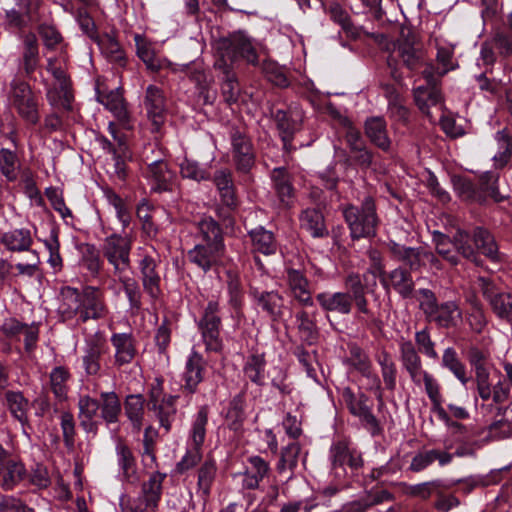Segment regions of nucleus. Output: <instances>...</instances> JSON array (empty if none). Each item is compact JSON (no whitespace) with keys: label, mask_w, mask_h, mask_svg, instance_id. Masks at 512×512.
<instances>
[{"label":"nucleus","mask_w":512,"mask_h":512,"mask_svg":"<svg viewBox=\"0 0 512 512\" xmlns=\"http://www.w3.org/2000/svg\"><path fill=\"white\" fill-rule=\"evenodd\" d=\"M58 313L63 320H72L78 316L81 322L104 319L109 314L104 292L97 287L88 286L81 292L72 287L61 289Z\"/></svg>","instance_id":"nucleus-1"},{"label":"nucleus","mask_w":512,"mask_h":512,"mask_svg":"<svg viewBox=\"0 0 512 512\" xmlns=\"http://www.w3.org/2000/svg\"><path fill=\"white\" fill-rule=\"evenodd\" d=\"M343 215L354 239L371 237L376 234L379 219L373 198L366 197L360 207L354 205L345 207Z\"/></svg>","instance_id":"nucleus-2"},{"label":"nucleus","mask_w":512,"mask_h":512,"mask_svg":"<svg viewBox=\"0 0 512 512\" xmlns=\"http://www.w3.org/2000/svg\"><path fill=\"white\" fill-rule=\"evenodd\" d=\"M215 48L224 66L232 65L240 59L251 65L258 64L257 51L251 40L243 33L220 38L216 41Z\"/></svg>","instance_id":"nucleus-3"},{"label":"nucleus","mask_w":512,"mask_h":512,"mask_svg":"<svg viewBox=\"0 0 512 512\" xmlns=\"http://www.w3.org/2000/svg\"><path fill=\"white\" fill-rule=\"evenodd\" d=\"M9 103L24 121L30 124L38 123L40 119L39 100L28 84L13 81Z\"/></svg>","instance_id":"nucleus-4"},{"label":"nucleus","mask_w":512,"mask_h":512,"mask_svg":"<svg viewBox=\"0 0 512 512\" xmlns=\"http://www.w3.org/2000/svg\"><path fill=\"white\" fill-rule=\"evenodd\" d=\"M468 240L469 235L463 230H457L453 240L440 232L433 235L437 253L451 265L458 263V253L466 258L474 257V250L468 245Z\"/></svg>","instance_id":"nucleus-5"},{"label":"nucleus","mask_w":512,"mask_h":512,"mask_svg":"<svg viewBox=\"0 0 512 512\" xmlns=\"http://www.w3.org/2000/svg\"><path fill=\"white\" fill-rule=\"evenodd\" d=\"M218 312V302L210 301L198 324L207 351L220 352L223 348V341L220 337L221 318Z\"/></svg>","instance_id":"nucleus-6"},{"label":"nucleus","mask_w":512,"mask_h":512,"mask_svg":"<svg viewBox=\"0 0 512 512\" xmlns=\"http://www.w3.org/2000/svg\"><path fill=\"white\" fill-rule=\"evenodd\" d=\"M151 409L159 419L160 425L167 431L171 427V421L176 413L175 396L165 395L163 381L155 379L149 392Z\"/></svg>","instance_id":"nucleus-7"},{"label":"nucleus","mask_w":512,"mask_h":512,"mask_svg":"<svg viewBox=\"0 0 512 512\" xmlns=\"http://www.w3.org/2000/svg\"><path fill=\"white\" fill-rule=\"evenodd\" d=\"M166 476V473L159 471L152 472L148 480L143 482L141 486L138 507L135 510L126 506L124 507L132 512H156L162 495V485Z\"/></svg>","instance_id":"nucleus-8"},{"label":"nucleus","mask_w":512,"mask_h":512,"mask_svg":"<svg viewBox=\"0 0 512 512\" xmlns=\"http://www.w3.org/2000/svg\"><path fill=\"white\" fill-rule=\"evenodd\" d=\"M131 239L113 234L105 239L103 254L113 265L115 272H121L130 265Z\"/></svg>","instance_id":"nucleus-9"},{"label":"nucleus","mask_w":512,"mask_h":512,"mask_svg":"<svg viewBox=\"0 0 512 512\" xmlns=\"http://www.w3.org/2000/svg\"><path fill=\"white\" fill-rule=\"evenodd\" d=\"M37 0H12L5 9V24L12 28H23L38 19Z\"/></svg>","instance_id":"nucleus-10"},{"label":"nucleus","mask_w":512,"mask_h":512,"mask_svg":"<svg viewBox=\"0 0 512 512\" xmlns=\"http://www.w3.org/2000/svg\"><path fill=\"white\" fill-rule=\"evenodd\" d=\"M143 108L153 126V130L159 131L167 115L165 96L161 88L155 85H149L146 88Z\"/></svg>","instance_id":"nucleus-11"},{"label":"nucleus","mask_w":512,"mask_h":512,"mask_svg":"<svg viewBox=\"0 0 512 512\" xmlns=\"http://www.w3.org/2000/svg\"><path fill=\"white\" fill-rule=\"evenodd\" d=\"M414 100L419 110L434 122L443 113L444 101L440 91L433 86H419L414 89Z\"/></svg>","instance_id":"nucleus-12"},{"label":"nucleus","mask_w":512,"mask_h":512,"mask_svg":"<svg viewBox=\"0 0 512 512\" xmlns=\"http://www.w3.org/2000/svg\"><path fill=\"white\" fill-rule=\"evenodd\" d=\"M479 282L483 295L489 300L495 314L512 322V295L498 291L494 283L488 278L480 277Z\"/></svg>","instance_id":"nucleus-13"},{"label":"nucleus","mask_w":512,"mask_h":512,"mask_svg":"<svg viewBox=\"0 0 512 512\" xmlns=\"http://www.w3.org/2000/svg\"><path fill=\"white\" fill-rule=\"evenodd\" d=\"M225 247L197 244L188 252L189 260L207 272L222 263Z\"/></svg>","instance_id":"nucleus-14"},{"label":"nucleus","mask_w":512,"mask_h":512,"mask_svg":"<svg viewBox=\"0 0 512 512\" xmlns=\"http://www.w3.org/2000/svg\"><path fill=\"white\" fill-rule=\"evenodd\" d=\"M206 361L203 356L192 349L187 357L183 372L184 389L193 394L204 380Z\"/></svg>","instance_id":"nucleus-15"},{"label":"nucleus","mask_w":512,"mask_h":512,"mask_svg":"<svg viewBox=\"0 0 512 512\" xmlns=\"http://www.w3.org/2000/svg\"><path fill=\"white\" fill-rule=\"evenodd\" d=\"M146 177L155 192H165L172 189L175 174L169 169L166 162L156 160L147 167Z\"/></svg>","instance_id":"nucleus-16"},{"label":"nucleus","mask_w":512,"mask_h":512,"mask_svg":"<svg viewBox=\"0 0 512 512\" xmlns=\"http://www.w3.org/2000/svg\"><path fill=\"white\" fill-rule=\"evenodd\" d=\"M232 152L237 169L249 171L254 165L255 155L250 140L239 131L232 134Z\"/></svg>","instance_id":"nucleus-17"},{"label":"nucleus","mask_w":512,"mask_h":512,"mask_svg":"<svg viewBox=\"0 0 512 512\" xmlns=\"http://www.w3.org/2000/svg\"><path fill=\"white\" fill-rule=\"evenodd\" d=\"M47 71L52 74L56 83L60 87V92L62 93V96L59 99V101L55 102V100L53 98V94L50 92L48 94L50 101L53 104H56L65 110H70L73 97H72L71 93L68 91V81H67L63 63L61 61H59L58 59L49 58L48 63H47Z\"/></svg>","instance_id":"nucleus-18"},{"label":"nucleus","mask_w":512,"mask_h":512,"mask_svg":"<svg viewBox=\"0 0 512 512\" xmlns=\"http://www.w3.org/2000/svg\"><path fill=\"white\" fill-rule=\"evenodd\" d=\"M316 299L323 310L342 315L351 312L354 302L353 296L348 292H323L319 293Z\"/></svg>","instance_id":"nucleus-19"},{"label":"nucleus","mask_w":512,"mask_h":512,"mask_svg":"<svg viewBox=\"0 0 512 512\" xmlns=\"http://www.w3.org/2000/svg\"><path fill=\"white\" fill-rule=\"evenodd\" d=\"M111 343L114 347V363L121 367L131 363L136 355V348L133 337L129 333H114L111 336Z\"/></svg>","instance_id":"nucleus-20"},{"label":"nucleus","mask_w":512,"mask_h":512,"mask_svg":"<svg viewBox=\"0 0 512 512\" xmlns=\"http://www.w3.org/2000/svg\"><path fill=\"white\" fill-rule=\"evenodd\" d=\"M379 275L385 289L393 288L403 297L410 296L413 291L414 283L409 273L397 268L386 274L382 267H379Z\"/></svg>","instance_id":"nucleus-21"},{"label":"nucleus","mask_w":512,"mask_h":512,"mask_svg":"<svg viewBox=\"0 0 512 512\" xmlns=\"http://www.w3.org/2000/svg\"><path fill=\"white\" fill-rule=\"evenodd\" d=\"M344 400L350 410V412L359 417L372 432L378 430V422L375 416L372 414L369 407L366 405V399L364 396L357 398L350 389H345L343 392Z\"/></svg>","instance_id":"nucleus-22"},{"label":"nucleus","mask_w":512,"mask_h":512,"mask_svg":"<svg viewBox=\"0 0 512 512\" xmlns=\"http://www.w3.org/2000/svg\"><path fill=\"white\" fill-rule=\"evenodd\" d=\"M428 321L434 322L440 328H454L462 321V311L455 301H446L439 304Z\"/></svg>","instance_id":"nucleus-23"},{"label":"nucleus","mask_w":512,"mask_h":512,"mask_svg":"<svg viewBox=\"0 0 512 512\" xmlns=\"http://www.w3.org/2000/svg\"><path fill=\"white\" fill-rule=\"evenodd\" d=\"M277 126L282 133V139L286 141L303 121V111L298 106H291L287 111L278 110L275 114Z\"/></svg>","instance_id":"nucleus-24"},{"label":"nucleus","mask_w":512,"mask_h":512,"mask_svg":"<svg viewBox=\"0 0 512 512\" xmlns=\"http://www.w3.org/2000/svg\"><path fill=\"white\" fill-rule=\"evenodd\" d=\"M365 134L375 146L383 151H389L391 139L387 133L386 122L382 117H370L365 121Z\"/></svg>","instance_id":"nucleus-25"},{"label":"nucleus","mask_w":512,"mask_h":512,"mask_svg":"<svg viewBox=\"0 0 512 512\" xmlns=\"http://www.w3.org/2000/svg\"><path fill=\"white\" fill-rule=\"evenodd\" d=\"M287 283L293 297L305 306H312L313 300L309 282L303 273L296 269L287 270Z\"/></svg>","instance_id":"nucleus-26"},{"label":"nucleus","mask_w":512,"mask_h":512,"mask_svg":"<svg viewBox=\"0 0 512 512\" xmlns=\"http://www.w3.org/2000/svg\"><path fill=\"white\" fill-rule=\"evenodd\" d=\"M98 101L104 105L121 124H127L129 122L126 102L119 88L99 95Z\"/></svg>","instance_id":"nucleus-27"},{"label":"nucleus","mask_w":512,"mask_h":512,"mask_svg":"<svg viewBox=\"0 0 512 512\" xmlns=\"http://www.w3.org/2000/svg\"><path fill=\"white\" fill-rule=\"evenodd\" d=\"M134 41L137 48V55L144 62L147 69L159 71L164 67L165 61L157 56L153 44L150 41L139 34L134 36Z\"/></svg>","instance_id":"nucleus-28"},{"label":"nucleus","mask_w":512,"mask_h":512,"mask_svg":"<svg viewBox=\"0 0 512 512\" xmlns=\"http://www.w3.org/2000/svg\"><path fill=\"white\" fill-rule=\"evenodd\" d=\"M5 406L12 417L17 419L22 426L28 423L29 401L19 391H7L5 393Z\"/></svg>","instance_id":"nucleus-29"},{"label":"nucleus","mask_w":512,"mask_h":512,"mask_svg":"<svg viewBox=\"0 0 512 512\" xmlns=\"http://www.w3.org/2000/svg\"><path fill=\"white\" fill-rule=\"evenodd\" d=\"M71 373L65 366L54 367L49 375L50 389L58 401H65L68 396Z\"/></svg>","instance_id":"nucleus-30"},{"label":"nucleus","mask_w":512,"mask_h":512,"mask_svg":"<svg viewBox=\"0 0 512 512\" xmlns=\"http://www.w3.org/2000/svg\"><path fill=\"white\" fill-rule=\"evenodd\" d=\"M99 409L101 411V418L106 424L117 423L121 413V403L116 393L102 392Z\"/></svg>","instance_id":"nucleus-31"},{"label":"nucleus","mask_w":512,"mask_h":512,"mask_svg":"<svg viewBox=\"0 0 512 512\" xmlns=\"http://www.w3.org/2000/svg\"><path fill=\"white\" fill-rule=\"evenodd\" d=\"M271 180L280 201L289 204L294 190L287 170L284 167L274 168L271 172Z\"/></svg>","instance_id":"nucleus-32"},{"label":"nucleus","mask_w":512,"mask_h":512,"mask_svg":"<svg viewBox=\"0 0 512 512\" xmlns=\"http://www.w3.org/2000/svg\"><path fill=\"white\" fill-rule=\"evenodd\" d=\"M250 467L245 472L244 485L249 489L258 487L259 482L267 475L269 464L259 456L248 459Z\"/></svg>","instance_id":"nucleus-33"},{"label":"nucleus","mask_w":512,"mask_h":512,"mask_svg":"<svg viewBox=\"0 0 512 512\" xmlns=\"http://www.w3.org/2000/svg\"><path fill=\"white\" fill-rule=\"evenodd\" d=\"M144 403L145 400L140 394L127 396L124 403L125 415L137 432L142 428Z\"/></svg>","instance_id":"nucleus-34"},{"label":"nucleus","mask_w":512,"mask_h":512,"mask_svg":"<svg viewBox=\"0 0 512 512\" xmlns=\"http://www.w3.org/2000/svg\"><path fill=\"white\" fill-rule=\"evenodd\" d=\"M208 423V409L201 407L194 416L190 430L189 444L197 449H201L206 436V426Z\"/></svg>","instance_id":"nucleus-35"},{"label":"nucleus","mask_w":512,"mask_h":512,"mask_svg":"<svg viewBox=\"0 0 512 512\" xmlns=\"http://www.w3.org/2000/svg\"><path fill=\"white\" fill-rule=\"evenodd\" d=\"M401 359L403 366L409 373L411 379H415L424 369L422 368V362L417 354L414 345L410 341H403L400 346Z\"/></svg>","instance_id":"nucleus-36"},{"label":"nucleus","mask_w":512,"mask_h":512,"mask_svg":"<svg viewBox=\"0 0 512 512\" xmlns=\"http://www.w3.org/2000/svg\"><path fill=\"white\" fill-rule=\"evenodd\" d=\"M331 456L334 464L349 465L352 468H358L362 465L360 454L351 451L344 442H339L332 446Z\"/></svg>","instance_id":"nucleus-37"},{"label":"nucleus","mask_w":512,"mask_h":512,"mask_svg":"<svg viewBox=\"0 0 512 512\" xmlns=\"http://www.w3.org/2000/svg\"><path fill=\"white\" fill-rule=\"evenodd\" d=\"M253 248L264 255L274 254L277 245L272 232L263 227L256 228L250 232Z\"/></svg>","instance_id":"nucleus-38"},{"label":"nucleus","mask_w":512,"mask_h":512,"mask_svg":"<svg viewBox=\"0 0 512 512\" xmlns=\"http://www.w3.org/2000/svg\"><path fill=\"white\" fill-rule=\"evenodd\" d=\"M301 226L313 237H321L327 233L324 218L316 209H306L300 218Z\"/></svg>","instance_id":"nucleus-39"},{"label":"nucleus","mask_w":512,"mask_h":512,"mask_svg":"<svg viewBox=\"0 0 512 512\" xmlns=\"http://www.w3.org/2000/svg\"><path fill=\"white\" fill-rule=\"evenodd\" d=\"M3 243L11 251L29 250L32 244L31 233L28 229H14L4 234Z\"/></svg>","instance_id":"nucleus-40"},{"label":"nucleus","mask_w":512,"mask_h":512,"mask_svg":"<svg viewBox=\"0 0 512 512\" xmlns=\"http://www.w3.org/2000/svg\"><path fill=\"white\" fill-rule=\"evenodd\" d=\"M473 238L477 249L482 254L492 260L498 259V246L489 231L478 227L474 230Z\"/></svg>","instance_id":"nucleus-41"},{"label":"nucleus","mask_w":512,"mask_h":512,"mask_svg":"<svg viewBox=\"0 0 512 512\" xmlns=\"http://www.w3.org/2000/svg\"><path fill=\"white\" fill-rule=\"evenodd\" d=\"M200 244L225 247L219 225L212 219L206 218L199 222Z\"/></svg>","instance_id":"nucleus-42"},{"label":"nucleus","mask_w":512,"mask_h":512,"mask_svg":"<svg viewBox=\"0 0 512 512\" xmlns=\"http://www.w3.org/2000/svg\"><path fill=\"white\" fill-rule=\"evenodd\" d=\"M498 151L493 156L494 165L497 168L504 167L512 155V137H510L506 130L498 131L495 135Z\"/></svg>","instance_id":"nucleus-43"},{"label":"nucleus","mask_w":512,"mask_h":512,"mask_svg":"<svg viewBox=\"0 0 512 512\" xmlns=\"http://www.w3.org/2000/svg\"><path fill=\"white\" fill-rule=\"evenodd\" d=\"M98 45L101 52L112 62L120 65L124 64L125 55L120 44L114 36L104 34L98 39Z\"/></svg>","instance_id":"nucleus-44"},{"label":"nucleus","mask_w":512,"mask_h":512,"mask_svg":"<svg viewBox=\"0 0 512 512\" xmlns=\"http://www.w3.org/2000/svg\"><path fill=\"white\" fill-rule=\"evenodd\" d=\"M442 365L451 371L463 385L468 383L469 378L466 375V368L459 360L456 351L452 347H448L444 350Z\"/></svg>","instance_id":"nucleus-45"},{"label":"nucleus","mask_w":512,"mask_h":512,"mask_svg":"<svg viewBox=\"0 0 512 512\" xmlns=\"http://www.w3.org/2000/svg\"><path fill=\"white\" fill-rule=\"evenodd\" d=\"M255 298L257 305L267 312L272 318L275 319L281 315L283 298L277 292H262L256 295Z\"/></svg>","instance_id":"nucleus-46"},{"label":"nucleus","mask_w":512,"mask_h":512,"mask_svg":"<svg viewBox=\"0 0 512 512\" xmlns=\"http://www.w3.org/2000/svg\"><path fill=\"white\" fill-rule=\"evenodd\" d=\"M346 285L350 288L354 303L359 312L368 314V302L365 297L364 286L362 280L358 274H349L345 280Z\"/></svg>","instance_id":"nucleus-47"},{"label":"nucleus","mask_w":512,"mask_h":512,"mask_svg":"<svg viewBox=\"0 0 512 512\" xmlns=\"http://www.w3.org/2000/svg\"><path fill=\"white\" fill-rule=\"evenodd\" d=\"M411 380L417 386H420L421 384L424 385L425 392L431 403L442 399L440 384L438 380L426 370L421 371L419 374H417L415 379Z\"/></svg>","instance_id":"nucleus-48"},{"label":"nucleus","mask_w":512,"mask_h":512,"mask_svg":"<svg viewBox=\"0 0 512 512\" xmlns=\"http://www.w3.org/2000/svg\"><path fill=\"white\" fill-rule=\"evenodd\" d=\"M399 55L411 70L416 69L424 59V52L414 46V39L399 45Z\"/></svg>","instance_id":"nucleus-49"},{"label":"nucleus","mask_w":512,"mask_h":512,"mask_svg":"<svg viewBox=\"0 0 512 512\" xmlns=\"http://www.w3.org/2000/svg\"><path fill=\"white\" fill-rule=\"evenodd\" d=\"M26 473L24 466L15 461H9L6 464V472L3 475L1 487L6 490H12L18 483L22 481Z\"/></svg>","instance_id":"nucleus-50"},{"label":"nucleus","mask_w":512,"mask_h":512,"mask_svg":"<svg viewBox=\"0 0 512 512\" xmlns=\"http://www.w3.org/2000/svg\"><path fill=\"white\" fill-rule=\"evenodd\" d=\"M180 173L183 178H187L196 182L208 180L210 178L209 171L200 166L198 162L184 158L180 163Z\"/></svg>","instance_id":"nucleus-51"},{"label":"nucleus","mask_w":512,"mask_h":512,"mask_svg":"<svg viewBox=\"0 0 512 512\" xmlns=\"http://www.w3.org/2000/svg\"><path fill=\"white\" fill-rule=\"evenodd\" d=\"M19 161L17 155L5 148L0 150V171L9 181L17 178Z\"/></svg>","instance_id":"nucleus-52"},{"label":"nucleus","mask_w":512,"mask_h":512,"mask_svg":"<svg viewBox=\"0 0 512 512\" xmlns=\"http://www.w3.org/2000/svg\"><path fill=\"white\" fill-rule=\"evenodd\" d=\"M116 456L118 465L127 478L135 474V458L128 446L121 441L116 445Z\"/></svg>","instance_id":"nucleus-53"},{"label":"nucleus","mask_w":512,"mask_h":512,"mask_svg":"<svg viewBox=\"0 0 512 512\" xmlns=\"http://www.w3.org/2000/svg\"><path fill=\"white\" fill-rule=\"evenodd\" d=\"M300 450L301 448L297 443L289 444L282 450L280 460L277 464L279 473H283L286 470H293L297 466Z\"/></svg>","instance_id":"nucleus-54"},{"label":"nucleus","mask_w":512,"mask_h":512,"mask_svg":"<svg viewBox=\"0 0 512 512\" xmlns=\"http://www.w3.org/2000/svg\"><path fill=\"white\" fill-rule=\"evenodd\" d=\"M265 359L263 355H252L244 366L245 375L254 383L261 384L264 378Z\"/></svg>","instance_id":"nucleus-55"},{"label":"nucleus","mask_w":512,"mask_h":512,"mask_svg":"<svg viewBox=\"0 0 512 512\" xmlns=\"http://www.w3.org/2000/svg\"><path fill=\"white\" fill-rule=\"evenodd\" d=\"M79 418L82 426L86 427L99 410V402L88 395L81 396L78 401Z\"/></svg>","instance_id":"nucleus-56"},{"label":"nucleus","mask_w":512,"mask_h":512,"mask_svg":"<svg viewBox=\"0 0 512 512\" xmlns=\"http://www.w3.org/2000/svg\"><path fill=\"white\" fill-rule=\"evenodd\" d=\"M119 282L121 283L122 288L128 298L130 307L132 309H139L141 305V293L137 281L129 276H120Z\"/></svg>","instance_id":"nucleus-57"},{"label":"nucleus","mask_w":512,"mask_h":512,"mask_svg":"<svg viewBox=\"0 0 512 512\" xmlns=\"http://www.w3.org/2000/svg\"><path fill=\"white\" fill-rule=\"evenodd\" d=\"M216 463L214 460H206L198 471V486L203 493L208 494L216 475Z\"/></svg>","instance_id":"nucleus-58"},{"label":"nucleus","mask_w":512,"mask_h":512,"mask_svg":"<svg viewBox=\"0 0 512 512\" xmlns=\"http://www.w3.org/2000/svg\"><path fill=\"white\" fill-rule=\"evenodd\" d=\"M379 365L381 367V373L383 381L389 390H394L396 387V367L387 353H383L379 357Z\"/></svg>","instance_id":"nucleus-59"},{"label":"nucleus","mask_w":512,"mask_h":512,"mask_svg":"<svg viewBox=\"0 0 512 512\" xmlns=\"http://www.w3.org/2000/svg\"><path fill=\"white\" fill-rule=\"evenodd\" d=\"M60 426L63 440L68 450L72 451L75 444V421L70 412H63L60 416Z\"/></svg>","instance_id":"nucleus-60"},{"label":"nucleus","mask_w":512,"mask_h":512,"mask_svg":"<svg viewBox=\"0 0 512 512\" xmlns=\"http://www.w3.org/2000/svg\"><path fill=\"white\" fill-rule=\"evenodd\" d=\"M417 300L419 302V308L425 314L426 319L429 320L439 306L435 294L429 289H419L417 292Z\"/></svg>","instance_id":"nucleus-61"},{"label":"nucleus","mask_w":512,"mask_h":512,"mask_svg":"<svg viewBox=\"0 0 512 512\" xmlns=\"http://www.w3.org/2000/svg\"><path fill=\"white\" fill-rule=\"evenodd\" d=\"M262 71L268 81L279 87L288 86V79L283 69L275 62L265 61L262 65Z\"/></svg>","instance_id":"nucleus-62"},{"label":"nucleus","mask_w":512,"mask_h":512,"mask_svg":"<svg viewBox=\"0 0 512 512\" xmlns=\"http://www.w3.org/2000/svg\"><path fill=\"white\" fill-rule=\"evenodd\" d=\"M245 416L243 411L242 402L234 399L230 403V407L226 414V422L231 430L238 431L241 429Z\"/></svg>","instance_id":"nucleus-63"},{"label":"nucleus","mask_w":512,"mask_h":512,"mask_svg":"<svg viewBox=\"0 0 512 512\" xmlns=\"http://www.w3.org/2000/svg\"><path fill=\"white\" fill-rule=\"evenodd\" d=\"M39 34L43 40L45 47L48 49H55L63 41L61 34L53 25H40Z\"/></svg>","instance_id":"nucleus-64"}]
</instances>
